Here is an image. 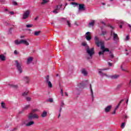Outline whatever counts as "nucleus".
<instances>
[{"label":"nucleus","mask_w":131,"mask_h":131,"mask_svg":"<svg viewBox=\"0 0 131 131\" xmlns=\"http://www.w3.org/2000/svg\"><path fill=\"white\" fill-rule=\"evenodd\" d=\"M72 5H75V6H78V4L75 2L72 3Z\"/></svg>","instance_id":"42"},{"label":"nucleus","mask_w":131,"mask_h":131,"mask_svg":"<svg viewBox=\"0 0 131 131\" xmlns=\"http://www.w3.org/2000/svg\"><path fill=\"white\" fill-rule=\"evenodd\" d=\"M121 69H122V71H125V70L122 68V66H121Z\"/></svg>","instance_id":"54"},{"label":"nucleus","mask_w":131,"mask_h":131,"mask_svg":"<svg viewBox=\"0 0 131 131\" xmlns=\"http://www.w3.org/2000/svg\"><path fill=\"white\" fill-rule=\"evenodd\" d=\"M37 111V110H33L32 112L28 115V120H32V119L35 118L36 119H38V115H36L35 113Z\"/></svg>","instance_id":"1"},{"label":"nucleus","mask_w":131,"mask_h":131,"mask_svg":"<svg viewBox=\"0 0 131 131\" xmlns=\"http://www.w3.org/2000/svg\"><path fill=\"white\" fill-rule=\"evenodd\" d=\"M27 95H28V91H26L25 92H24L23 93V96L24 97H25V96H27Z\"/></svg>","instance_id":"32"},{"label":"nucleus","mask_w":131,"mask_h":131,"mask_svg":"<svg viewBox=\"0 0 131 131\" xmlns=\"http://www.w3.org/2000/svg\"><path fill=\"white\" fill-rule=\"evenodd\" d=\"M23 79L26 83H29V81H30V78L28 76L24 77Z\"/></svg>","instance_id":"11"},{"label":"nucleus","mask_w":131,"mask_h":131,"mask_svg":"<svg viewBox=\"0 0 131 131\" xmlns=\"http://www.w3.org/2000/svg\"><path fill=\"white\" fill-rule=\"evenodd\" d=\"M94 40L95 41V45H96L97 47H101V48H102V46H104L103 42L99 40V37H98V36H96L94 37Z\"/></svg>","instance_id":"4"},{"label":"nucleus","mask_w":131,"mask_h":131,"mask_svg":"<svg viewBox=\"0 0 131 131\" xmlns=\"http://www.w3.org/2000/svg\"><path fill=\"white\" fill-rule=\"evenodd\" d=\"M109 27H110V28H112L113 29V27H112L110 25H108Z\"/></svg>","instance_id":"56"},{"label":"nucleus","mask_w":131,"mask_h":131,"mask_svg":"<svg viewBox=\"0 0 131 131\" xmlns=\"http://www.w3.org/2000/svg\"><path fill=\"white\" fill-rule=\"evenodd\" d=\"M0 59L1 61H6V56L4 54L0 55Z\"/></svg>","instance_id":"18"},{"label":"nucleus","mask_w":131,"mask_h":131,"mask_svg":"<svg viewBox=\"0 0 131 131\" xmlns=\"http://www.w3.org/2000/svg\"><path fill=\"white\" fill-rule=\"evenodd\" d=\"M128 27H129V28H131V25H128Z\"/></svg>","instance_id":"63"},{"label":"nucleus","mask_w":131,"mask_h":131,"mask_svg":"<svg viewBox=\"0 0 131 131\" xmlns=\"http://www.w3.org/2000/svg\"><path fill=\"white\" fill-rule=\"evenodd\" d=\"M8 85H9V86L10 88H12V89H16L18 88V85H15V84H9Z\"/></svg>","instance_id":"16"},{"label":"nucleus","mask_w":131,"mask_h":131,"mask_svg":"<svg viewBox=\"0 0 131 131\" xmlns=\"http://www.w3.org/2000/svg\"><path fill=\"white\" fill-rule=\"evenodd\" d=\"M13 29V28H10L9 31V34H12V30Z\"/></svg>","instance_id":"38"},{"label":"nucleus","mask_w":131,"mask_h":131,"mask_svg":"<svg viewBox=\"0 0 131 131\" xmlns=\"http://www.w3.org/2000/svg\"><path fill=\"white\" fill-rule=\"evenodd\" d=\"M81 73L84 76H86V75H88V72H86L84 69L82 70Z\"/></svg>","instance_id":"17"},{"label":"nucleus","mask_w":131,"mask_h":131,"mask_svg":"<svg viewBox=\"0 0 131 131\" xmlns=\"http://www.w3.org/2000/svg\"><path fill=\"white\" fill-rule=\"evenodd\" d=\"M111 109H112V105H108L104 108V112L108 113V112H110Z\"/></svg>","instance_id":"10"},{"label":"nucleus","mask_w":131,"mask_h":131,"mask_svg":"<svg viewBox=\"0 0 131 131\" xmlns=\"http://www.w3.org/2000/svg\"><path fill=\"white\" fill-rule=\"evenodd\" d=\"M49 101L50 102V103H53V102H54V100L53 99V98H50L49 99Z\"/></svg>","instance_id":"39"},{"label":"nucleus","mask_w":131,"mask_h":131,"mask_svg":"<svg viewBox=\"0 0 131 131\" xmlns=\"http://www.w3.org/2000/svg\"><path fill=\"white\" fill-rule=\"evenodd\" d=\"M119 27H120V28H122V25H120Z\"/></svg>","instance_id":"62"},{"label":"nucleus","mask_w":131,"mask_h":131,"mask_svg":"<svg viewBox=\"0 0 131 131\" xmlns=\"http://www.w3.org/2000/svg\"><path fill=\"white\" fill-rule=\"evenodd\" d=\"M60 93L61 94V96H64V94H63V89H61Z\"/></svg>","instance_id":"45"},{"label":"nucleus","mask_w":131,"mask_h":131,"mask_svg":"<svg viewBox=\"0 0 131 131\" xmlns=\"http://www.w3.org/2000/svg\"><path fill=\"white\" fill-rule=\"evenodd\" d=\"M123 101H124V99H122L119 103V104L117 105V106L116 107V108H115V110H117L118 108L119 107V106H120V104H121V103H122V102H123Z\"/></svg>","instance_id":"21"},{"label":"nucleus","mask_w":131,"mask_h":131,"mask_svg":"<svg viewBox=\"0 0 131 131\" xmlns=\"http://www.w3.org/2000/svg\"><path fill=\"white\" fill-rule=\"evenodd\" d=\"M1 106L3 109H7V107H6V104L4 102L1 103Z\"/></svg>","instance_id":"25"},{"label":"nucleus","mask_w":131,"mask_h":131,"mask_svg":"<svg viewBox=\"0 0 131 131\" xmlns=\"http://www.w3.org/2000/svg\"><path fill=\"white\" fill-rule=\"evenodd\" d=\"M40 33V31H36L34 33V35H35L36 36H38V35Z\"/></svg>","instance_id":"29"},{"label":"nucleus","mask_w":131,"mask_h":131,"mask_svg":"<svg viewBox=\"0 0 131 131\" xmlns=\"http://www.w3.org/2000/svg\"><path fill=\"white\" fill-rule=\"evenodd\" d=\"M61 111H62V107H60V108H59L60 113H61Z\"/></svg>","instance_id":"51"},{"label":"nucleus","mask_w":131,"mask_h":131,"mask_svg":"<svg viewBox=\"0 0 131 131\" xmlns=\"http://www.w3.org/2000/svg\"><path fill=\"white\" fill-rule=\"evenodd\" d=\"M57 11H59V10L58 9V8H56V9L53 11V13H54L55 14H58Z\"/></svg>","instance_id":"34"},{"label":"nucleus","mask_w":131,"mask_h":131,"mask_svg":"<svg viewBox=\"0 0 131 131\" xmlns=\"http://www.w3.org/2000/svg\"><path fill=\"white\" fill-rule=\"evenodd\" d=\"M49 81H50V76L47 75V76L45 77V82H48Z\"/></svg>","instance_id":"24"},{"label":"nucleus","mask_w":131,"mask_h":131,"mask_svg":"<svg viewBox=\"0 0 131 131\" xmlns=\"http://www.w3.org/2000/svg\"><path fill=\"white\" fill-rule=\"evenodd\" d=\"M128 39H129V36L127 35L126 37V40H128Z\"/></svg>","instance_id":"44"},{"label":"nucleus","mask_w":131,"mask_h":131,"mask_svg":"<svg viewBox=\"0 0 131 131\" xmlns=\"http://www.w3.org/2000/svg\"><path fill=\"white\" fill-rule=\"evenodd\" d=\"M12 4L14 6H17L18 5V3L16 1L12 2Z\"/></svg>","instance_id":"36"},{"label":"nucleus","mask_w":131,"mask_h":131,"mask_svg":"<svg viewBox=\"0 0 131 131\" xmlns=\"http://www.w3.org/2000/svg\"><path fill=\"white\" fill-rule=\"evenodd\" d=\"M30 107V105H25V107L24 108V110H27V109H28Z\"/></svg>","instance_id":"31"},{"label":"nucleus","mask_w":131,"mask_h":131,"mask_svg":"<svg viewBox=\"0 0 131 131\" xmlns=\"http://www.w3.org/2000/svg\"><path fill=\"white\" fill-rule=\"evenodd\" d=\"M90 90H91L92 100L93 101H94V92L93 91V88H92V84H90Z\"/></svg>","instance_id":"15"},{"label":"nucleus","mask_w":131,"mask_h":131,"mask_svg":"<svg viewBox=\"0 0 131 131\" xmlns=\"http://www.w3.org/2000/svg\"><path fill=\"white\" fill-rule=\"evenodd\" d=\"M79 10L80 11H84V4H79Z\"/></svg>","instance_id":"13"},{"label":"nucleus","mask_w":131,"mask_h":131,"mask_svg":"<svg viewBox=\"0 0 131 131\" xmlns=\"http://www.w3.org/2000/svg\"><path fill=\"white\" fill-rule=\"evenodd\" d=\"M116 114V110H114V112L112 113V114Z\"/></svg>","instance_id":"48"},{"label":"nucleus","mask_w":131,"mask_h":131,"mask_svg":"<svg viewBox=\"0 0 131 131\" xmlns=\"http://www.w3.org/2000/svg\"><path fill=\"white\" fill-rule=\"evenodd\" d=\"M99 74H100L102 76H106V77H109V75H107V74L103 73L102 71H104L105 70H107L106 69H99Z\"/></svg>","instance_id":"8"},{"label":"nucleus","mask_w":131,"mask_h":131,"mask_svg":"<svg viewBox=\"0 0 131 131\" xmlns=\"http://www.w3.org/2000/svg\"><path fill=\"white\" fill-rule=\"evenodd\" d=\"M63 106H64V102H61V105H60V107L62 108V107H63Z\"/></svg>","instance_id":"47"},{"label":"nucleus","mask_w":131,"mask_h":131,"mask_svg":"<svg viewBox=\"0 0 131 131\" xmlns=\"http://www.w3.org/2000/svg\"><path fill=\"white\" fill-rule=\"evenodd\" d=\"M108 33V32L107 31H102L101 35H102L104 36V35H107V34Z\"/></svg>","instance_id":"27"},{"label":"nucleus","mask_w":131,"mask_h":131,"mask_svg":"<svg viewBox=\"0 0 131 131\" xmlns=\"http://www.w3.org/2000/svg\"><path fill=\"white\" fill-rule=\"evenodd\" d=\"M14 42L16 45L23 44V45H25L26 46H29V43L27 42L26 40L21 39L20 41L18 40H16L14 41Z\"/></svg>","instance_id":"2"},{"label":"nucleus","mask_w":131,"mask_h":131,"mask_svg":"<svg viewBox=\"0 0 131 131\" xmlns=\"http://www.w3.org/2000/svg\"><path fill=\"white\" fill-rule=\"evenodd\" d=\"M126 104H127H127H128V99H127V100L126 101Z\"/></svg>","instance_id":"53"},{"label":"nucleus","mask_w":131,"mask_h":131,"mask_svg":"<svg viewBox=\"0 0 131 131\" xmlns=\"http://www.w3.org/2000/svg\"><path fill=\"white\" fill-rule=\"evenodd\" d=\"M65 95H66V96H68V94H67V92L65 93Z\"/></svg>","instance_id":"61"},{"label":"nucleus","mask_w":131,"mask_h":131,"mask_svg":"<svg viewBox=\"0 0 131 131\" xmlns=\"http://www.w3.org/2000/svg\"><path fill=\"white\" fill-rule=\"evenodd\" d=\"M38 19V16H37L36 18H35V20H36Z\"/></svg>","instance_id":"57"},{"label":"nucleus","mask_w":131,"mask_h":131,"mask_svg":"<svg viewBox=\"0 0 131 131\" xmlns=\"http://www.w3.org/2000/svg\"><path fill=\"white\" fill-rule=\"evenodd\" d=\"M101 23H102V24H103L104 25H106L105 24V23H104V21H102Z\"/></svg>","instance_id":"59"},{"label":"nucleus","mask_w":131,"mask_h":131,"mask_svg":"<svg viewBox=\"0 0 131 131\" xmlns=\"http://www.w3.org/2000/svg\"><path fill=\"white\" fill-rule=\"evenodd\" d=\"M29 15H30V10H27L25 11L23 14L22 19L23 20H26V19L29 17Z\"/></svg>","instance_id":"7"},{"label":"nucleus","mask_w":131,"mask_h":131,"mask_svg":"<svg viewBox=\"0 0 131 131\" xmlns=\"http://www.w3.org/2000/svg\"><path fill=\"white\" fill-rule=\"evenodd\" d=\"M33 26V25H27L26 27L27 28H31Z\"/></svg>","instance_id":"33"},{"label":"nucleus","mask_w":131,"mask_h":131,"mask_svg":"<svg viewBox=\"0 0 131 131\" xmlns=\"http://www.w3.org/2000/svg\"><path fill=\"white\" fill-rule=\"evenodd\" d=\"M32 61H33V57H30L28 58L27 61V64H30Z\"/></svg>","instance_id":"14"},{"label":"nucleus","mask_w":131,"mask_h":131,"mask_svg":"<svg viewBox=\"0 0 131 131\" xmlns=\"http://www.w3.org/2000/svg\"><path fill=\"white\" fill-rule=\"evenodd\" d=\"M48 115V113H47V111H44L42 114L41 115V117H46Z\"/></svg>","instance_id":"19"},{"label":"nucleus","mask_w":131,"mask_h":131,"mask_svg":"<svg viewBox=\"0 0 131 131\" xmlns=\"http://www.w3.org/2000/svg\"><path fill=\"white\" fill-rule=\"evenodd\" d=\"M101 4L103 5V6H105V5H106L105 3H102Z\"/></svg>","instance_id":"60"},{"label":"nucleus","mask_w":131,"mask_h":131,"mask_svg":"<svg viewBox=\"0 0 131 131\" xmlns=\"http://www.w3.org/2000/svg\"><path fill=\"white\" fill-rule=\"evenodd\" d=\"M10 14H11L12 15H14V12H10Z\"/></svg>","instance_id":"58"},{"label":"nucleus","mask_w":131,"mask_h":131,"mask_svg":"<svg viewBox=\"0 0 131 131\" xmlns=\"http://www.w3.org/2000/svg\"><path fill=\"white\" fill-rule=\"evenodd\" d=\"M94 50V48H92L90 49L89 47H88V46L86 47V53L91 57L93 56V55L95 54V51Z\"/></svg>","instance_id":"3"},{"label":"nucleus","mask_w":131,"mask_h":131,"mask_svg":"<svg viewBox=\"0 0 131 131\" xmlns=\"http://www.w3.org/2000/svg\"><path fill=\"white\" fill-rule=\"evenodd\" d=\"M60 115H61V113H60L58 115V117H60Z\"/></svg>","instance_id":"64"},{"label":"nucleus","mask_w":131,"mask_h":131,"mask_svg":"<svg viewBox=\"0 0 131 131\" xmlns=\"http://www.w3.org/2000/svg\"><path fill=\"white\" fill-rule=\"evenodd\" d=\"M82 46H83V47H85V50H86V47H89V46L88 45V44L86 42H83L82 43Z\"/></svg>","instance_id":"28"},{"label":"nucleus","mask_w":131,"mask_h":131,"mask_svg":"<svg viewBox=\"0 0 131 131\" xmlns=\"http://www.w3.org/2000/svg\"><path fill=\"white\" fill-rule=\"evenodd\" d=\"M101 50H102V51H100L99 52V56H101V55H104V53H105V52H110L109 49L105 48L104 46H101Z\"/></svg>","instance_id":"6"},{"label":"nucleus","mask_w":131,"mask_h":131,"mask_svg":"<svg viewBox=\"0 0 131 131\" xmlns=\"http://www.w3.org/2000/svg\"><path fill=\"white\" fill-rule=\"evenodd\" d=\"M125 124V123L124 122H123L122 123V124L121 125V127H123H123H124Z\"/></svg>","instance_id":"41"},{"label":"nucleus","mask_w":131,"mask_h":131,"mask_svg":"<svg viewBox=\"0 0 131 131\" xmlns=\"http://www.w3.org/2000/svg\"><path fill=\"white\" fill-rule=\"evenodd\" d=\"M32 120H28V121H30V122H29L28 123L26 124V125L27 126H31V125H33V124H34V121H32Z\"/></svg>","instance_id":"12"},{"label":"nucleus","mask_w":131,"mask_h":131,"mask_svg":"<svg viewBox=\"0 0 131 131\" xmlns=\"http://www.w3.org/2000/svg\"><path fill=\"white\" fill-rule=\"evenodd\" d=\"M110 55L111 58H114V55H113V54H112V53H110Z\"/></svg>","instance_id":"40"},{"label":"nucleus","mask_w":131,"mask_h":131,"mask_svg":"<svg viewBox=\"0 0 131 131\" xmlns=\"http://www.w3.org/2000/svg\"><path fill=\"white\" fill-rule=\"evenodd\" d=\"M110 39H111V37H110L107 39H105V40L108 41V40H110Z\"/></svg>","instance_id":"49"},{"label":"nucleus","mask_w":131,"mask_h":131,"mask_svg":"<svg viewBox=\"0 0 131 131\" xmlns=\"http://www.w3.org/2000/svg\"><path fill=\"white\" fill-rule=\"evenodd\" d=\"M14 53V55H18V52H17V50H15Z\"/></svg>","instance_id":"46"},{"label":"nucleus","mask_w":131,"mask_h":131,"mask_svg":"<svg viewBox=\"0 0 131 131\" xmlns=\"http://www.w3.org/2000/svg\"><path fill=\"white\" fill-rule=\"evenodd\" d=\"M95 24V20H92L91 23H89V26H94Z\"/></svg>","instance_id":"26"},{"label":"nucleus","mask_w":131,"mask_h":131,"mask_svg":"<svg viewBox=\"0 0 131 131\" xmlns=\"http://www.w3.org/2000/svg\"><path fill=\"white\" fill-rule=\"evenodd\" d=\"M119 76L118 75H114L113 76H111L110 77H111V78H112V79H116L118 78Z\"/></svg>","instance_id":"22"},{"label":"nucleus","mask_w":131,"mask_h":131,"mask_svg":"<svg viewBox=\"0 0 131 131\" xmlns=\"http://www.w3.org/2000/svg\"><path fill=\"white\" fill-rule=\"evenodd\" d=\"M85 38L86 40L90 41L91 39H92V35L91 34V32H87L85 33Z\"/></svg>","instance_id":"9"},{"label":"nucleus","mask_w":131,"mask_h":131,"mask_svg":"<svg viewBox=\"0 0 131 131\" xmlns=\"http://www.w3.org/2000/svg\"><path fill=\"white\" fill-rule=\"evenodd\" d=\"M15 62L18 71L19 72V73H22V72H23L21 67L22 64H21V63H19V61H18V60H15Z\"/></svg>","instance_id":"5"},{"label":"nucleus","mask_w":131,"mask_h":131,"mask_svg":"<svg viewBox=\"0 0 131 131\" xmlns=\"http://www.w3.org/2000/svg\"><path fill=\"white\" fill-rule=\"evenodd\" d=\"M116 39H119V38H118V35H117V34H116L115 33H114L113 40H116Z\"/></svg>","instance_id":"20"},{"label":"nucleus","mask_w":131,"mask_h":131,"mask_svg":"<svg viewBox=\"0 0 131 131\" xmlns=\"http://www.w3.org/2000/svg\"><path fill=\"white\" fill-rule=\"evenodd\" d=\"M113 31L112 30L111 31V36H112V35H113Z\"/></svg>","instance_id":"55"},{"label":"nucleus","mask_w":131,"mask_h":131,"mask_svg":"<svg viewBox=\"0 0 131 131\" xmlns=\"http://www.w3.org/2000/svg\"><path fill=\"white\" fill-rule=\"evenodd\" d=\"M25 37V36L23 35L20 36V38H24Z\"/></svg>","instance_id":"52"},{"label":"nucleus","mask_w":131,"mask_h":131,"mask_svg":"<svg viewBox=\"0 0 131 131\" xmlns=\"http://www.w3.org/2000/svg\"><path fill=\"white\" fill-rule=\"evenodd\" d=\"M108 64L109 65V66H112V63L111 62H108Z\"/></svg>","instance_id":"50"},{"label":"nucleus","mask_w":131,"mask_h":131,"mask_svg":"<svg viewBox=\"0 0 131 131\" xmlns=\"http://www.w3.org/2000/svg\"><path fill=\"white\" fill-rule=\"evenodd\" d=\"M26 100L27 101H31V99L30 98V97H26Z\"/></svg>","instance_id":"43"},{"label":"nucleus","mask_w":131,"mask_h":131,"mask_svg":"<svg viewBox=\"0 0 131 131\" xmlns=\"http://www.w3.org/2000/svg\"><path fill=\"white\" fill-rule=\"evenodd\" d=\"M67 24L69 27H71V24L70 23V21L69 20H67Z\"/></svg>","instance_id":"37"},{"label":"nucleus","mask_w":131,"mask_h":131,"mask_svg":"<svg viewBox=\"0 0 131 131\" xmlns=\"http://www.w3.org/2000/svg\"><path fill=\"white\" fill-rule=\"evenodd\" d=\"M47 83L48 84L49 88H50V89H52V88H53V84H52V82H50V81L47 82Z\"/></svg>","instance_id":"23"},{"label":"nucleus","mask_w":131,"mask_h":131,"mask_svg":"<svg viewBox=\"0 0 131 131\" xmlns=\"http://www.w3.org/2000/svg\"><path fill=\"white\" fill-rule=\"evenodd\" d=\"M61 8H62V5H58L56 7V9H57V10L59 11Z\"/></svg>","instance_id":"35"},{"label":"nucleus","mask_w":131,"mask_h":131,"mask_svg":"<svg viewBox=\"0 0 131 131\" xmlns=\"http://www.w3.org/2000/svg\"><path fill=\"white\" fill-rule=\"evenodd\" d=\"M48 3V0H42V2L41 3V5H45Z\"/></svg>","instance_id":"30"}]
</instances>
